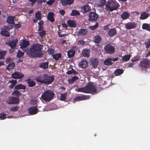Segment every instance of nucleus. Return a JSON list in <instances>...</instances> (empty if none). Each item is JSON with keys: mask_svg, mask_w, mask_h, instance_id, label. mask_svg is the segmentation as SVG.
<instances>
[{"mask_svg": "<svg viewBox=\"0 0 150 150\" xmlns=\"http://www.w3.org/2000/svg\"><path fill=\"white\" fill-rule=\"evenodd\" d=\"M88 17V20L90 21H96L98 18V16L95 13L91 12L89 14Z\"/></svg>", "mask_w": 150, "mask_h": 150, "instance_id": "nucleus-6", "label": "nucleus"}, {"mask_svg": "<svg viewBox=\"0 0 150 150\" xmlns=\"http://www.w3.org/2000/svg\"><path fill=\"white\" fill-rule=\"evenodd\" d=\"M28 84L30 87H32L34 86L35 83L34 81L32 80H30L28 81Z\"/></svg>", "mask_w": 150, "mask_h": 150, "instance_id": "nucleus-47", "label": "nucleus"}, {"mask_svg": "<svg viewBox=\"0 0 150 150\" xmlns=\"http://www.w3.org/2000/svg\"><path fill=\"white\" fill-rule=\"evenodd\" d=\"M28 112L30 114L34 115L37 113L38 110L36 107H32L28 109Z\"/></svg>", "mask_w": 150, "mask_h": 150, "instance_id": "nucleus-19", "label": "nucleus"}, {"mask_svg": "<svg viewBox=\"0 0 150 150\" xmlns=\"http://www.w3.org/2000/svg\"><path fill=\"white\" fill-rule=\"evenodd\" d=\"M41 13L40 11H38L35 14V18L33 19L34 23L37 22L38 20L41 19Z\"/></svg>", "mask_w": 150, "mask_h": 150, "instance_id": "nucleus-15", "label": "nucleus"}, {"mask_svg": "<svg viewBox=\"0 0 150 150\" xmlns=\"http://www.w3.org/2000/svg\"><path fill=\"white\" fill-rule=\"evenodd\" d=\"M45 0H38V2L40 3H41L43 2H45Z\"/></svg>", "mask_w": 150, "mask_h": 150, "instance_id": "nucleus-61", "label": "nucleus"}, {"mask_svg": "<svg viewBox=\"0 0 150 150\" xmlns=\"http://www.w3.org/2000/svg\"><path fill=\"white\" fill-rule=\"evenodd\" d=\"M135 27V24L134 23H129L126 24L125 28L127 29L134 28Z\"/></svg>", "mask_w": 150, "mask_h": 150, "instance_id": "nucleus-24", "label": "nucleus"}, {"mask_svg": "<svg viewBox=\"0 0 150 150\" xmlns=\"http://www.w3.org/2000/svg\"><path fill=\"white\" fill-rule=\"evenodd\" d=\"M78 78L76 76H74L72 78L69 79L68 80V81L69 83H72L75 81L77 80L78 79Z\"/></svg>", "mask_w": 150, "mask_h": 150, "instance_id": "nucleus-33", "label": "nucleus"}, {"mask_svg": "<svg viewBox=\"0 0 150 150\" xmlns=\"http://www.w3.org/2000/svg\"><path fill=\"white\" fill-rule=\"evenodd\" d=\"M90 97L87 96H77L74 99V101L76 102L80 101L82 100H86L88 99Z\"/></svg>", "mask_w": 150, "mask_h": 150, "instance_id": "nucleus-12", "label": "nucleus"}, {"mask_svg": "<svg viewBox=\"0 0 150 150\" xmlns=\"http://www.w3.org/2000/svg\"><path fill=\"white\" fill-rule=\"evenodd\" d=\"M112 61V58H108V59L105 60L104 62V64L105 65H110L112 64V62H111Z\"/></svg>", "mask_w": 150, "mask_h": 150, "instance_id": "nucleus-27", "label": "nucleus"}, {"mask_svg": "<svg viewBox=\"0 0 150 150\" xmlns=\"http://www.w3.org/2000/svg\"><path fill=\"white\" fill-rule=\"evenodd\" d=\"M104 48L106 52L109 54H111L115 52L114 48L110 45H107Z\"/></svg>", "mask_w": 150, "mask_h": 150, "instance_id": "nucleus-11", "label": "nucleus"}, {"mask_svg": "<svg viewBox=\"0 0 150 150\" xmlns=\"http://www.w3.org/2000/svg\"><path fill=\"white\" fill-rule=\"evenodd\" d=\"M90 52L89 50L88 49H84L83 50L81 53L82 55L84 57H88L90 56Z\"/></svg>", "mask_w": 150, "mask_h": 150, "instance_id": "nucleus-18", "label": "nucleus"}, {"mask_svg": "<svg viewBox=\"0 0 150 150\" xmlns=\"http://www.w3.org/2000/svg\"><path fill=\"white\" fill-rule=\"evenodd\" d=\"M19 102L18 97H9L7 100V103L9 104H16Z\"/></svg>", "mask_w": 150, "mask_h": 150, "instance_id": "nucleus-8", "label": "nucleus"}, {"mask_svg": "<svg viewBox=\"0 0 150 150\" xmlns=\"http://www.w3.org/2000/svg\"><path fill=\"white\" fill-rule=\"evenodd\" d=\"M35 79L37 81L47 85L51 83L54 80V78L53 77L49 76L47 74H44L38 76Z\"/></svg>", "mask_w": 150, "mask_h": 150, "instance_id": "nucleus-3", "label": "nucleus"}, {"mask_svg": "<svg viewBox=\"0 0 150 150\" xmlns=\"http://www.w3.org/2000/svg\"><path fill=\"white\" fill-rule=\"evenodd\" d=\"M17 42V40H14L10 42L8 45L11 48H14L16 47Z\"/></svg>", "mask_w": 150, "mask_h": 150, "instance_id": "nucleus-28", "label": "nucleus"}, {"mask_svg": "<svg viewBox=\"0 0 150 150\" xmlns=\"http://www.w3.org/2000/svg\"><path fill=\"white\" fill-rule=\"evenodd\" d=\"M139 59V58L138 57H135L132 58L131 59V61L132 62H134L138 60Z\"/></svg>", "mask_w": 150, "mask_h": 150, "instance_id": "nucleus-55", "label": "nucleus"}, {"mask_svg": "<svg viewBox=\"0 0 150 150\" xmlns=\"http://www.w3.org/2000/svg\"><path fill=\"white\" fill-rule=\"evenodd\" d=\"M101 40L100 37L99 35H96L94 38L93 41L96 43H98L100 42Z\"/></svg>", "mask_w": 150, "mask_h": 150, "instance_id": "nucleus-32", "label": "nucleus"}, {"mask_svg": "<svg viewBox=\"0 0 150 150\" xmlns=\"http://www.w3.org/2000/svg\"><path fill=\"white\" fill-rule=\"evenodd\" d=\"M88 65V63L86 60H83L79 64V66L83 68L86 67Z\"/></svg>", "mask_w": 150, "mask_h": 150, "instance_id": "nucleus-16", "label": "nucleus"}, {"mask_svg": "<svg viewBox=\"0 0 150 150\" xmlns=\"http://www.w3.org/2000/svg\"><path fill=\"white\" fill-rule=\"evenodd\" d=\"M75 52L72 50H69L67 52V55L69 57H71L74 55Z\"/></svg>", "mask_w": 150, "mask_h": 150, "instance_id": "nucleus-39", "label": "nucleus"}, {"mask_svg": "<svg viewBox=\"0 0 150 150\" xmlns=\"http://www.w3.org/2000/svg\"><path fill=\"white\" fill-rule=\"evenodd\" d=\"M79 15L80 13L79 11L75 10H72L70 14V15L71 16H77Z\"/></svg>", "mask_w": 150, "mask_h": 150, "instance_id": "nucleus-41", "label": "nucleus"}, {"mask_svg": "<svg viewBox=\"0 0 150 150\" xmlns=\"http://www.w3.org/2000/svg\"><path fill=\"white\" fill-rule=\"evenodd\" d=\"M60 14L62 15H64L65 14V11L63 10H61L59 11Z\"/></svg>", "mask_w": 150, "mask_h": 150, "instance_id": "nucleus-59", "label": "nucleus"}, {"mask_svg": "<svg viewBox=\"0 0 150 150\" xmlns=\"http://www.w3.org/2000/svg\"><path fill=\"white\" fill-rule=\"evenodd\" d=\"M39 67L44 69H46L48 67V63L47 62L42 63L40 65Z\"/></svg>", "mask_w": 150, "mask_h": 150, "instance_id": "nucleus-40", "label": "nucleus"}, {"mask_svg": "<svg viewBox=\"0 0 150 150\" xmlns=\"http://www.w3.org/2000/svg\"><path fill=\"white\" fill-rule=\"evenodd\" d=\"M24 75L21 73L16 72L12 75V77L14 79H19L22 78Z\"/></svg>", "mask_w": 150, "mask_h": 150, "instance_id": "nucleus-13", "label": "nucleus"}, {"mask_svg": "<svg viewBox=\"0 0 150 150\" xmlns=\"http://www.w3.org/2000/svg\"><path fill=\"white\" fill-rule=\"evenodd\" d=\"M77 43L80 45H83L84 44L85 42L83 40H80L78 41Z\"/></svg>", "mask_w": 150, "mask_h": 150, "instance_id": "nucleus-57", "label": "nucleus"}, {"mask_svg": "<svg viewBox=\"0 0 150 150\" xmlns=\"http://www.w3.org/2000/svg\"><path fill=\"white\" fill-rule=\"evenodd\" d=\"M131 57V55L130 54L126 55L123 57L122 61L127 62L129 59Z\"/></svg>", "mask_w": 150, "mask_h": 150, "instance_id": "nucleus-34", "label": "nucleus"}, {"mask_svg": "<svg viewBox=\"0 0 150 150\" xmlns=\"http://www.w3.org/2000/svg\"><path fill=\"white\" fill-rule=\"evenodd\" d=\"M146 48H148L150 46V40L146 42L145 43Z\"/></svg>", "mask_w": 150, "mask_h": 150, "instance_id": "nucleus-54", "label": "nucleus"}, {"mask_svg": "<svg viewBox=\"0 0 150 150\" xmlns=\"http://www.w3.org/2000/svg\"><path fill=\"white\" fill-rule=\"evenodd\" d=\"M139 65L142 69L148 67L150 65V61L147 59H145L141 61Z\"/></svg>", "mask_w": 150, "mask_h": 150, "instance_id": "nucleus-7", "label": "nucleus"}, {"mask_svg": "<svg viewBox=\"0 0 150 150\" xmlns=\"http://www.w3.org/2000/svg\"><path fill=\"white\" fill-rule=\"evenodd\" d=\"M15 89H24L25 88V86L22 84H18L15 86Z\"/></svg>", "mask_w": 150, "mask_h": 150, "instance_id": "nucleus-30", "label": "nucleus"}, {"mask_svg": "<svg viewBox=\"0 0 150 150\" xmlns=\"http://www.w3.org/2000/svg\"><path fill=\"white\" fill-rule=\"evenodd\" d=\"M53 16L54 13L52 12L49 13L47 15L48 19L51 22H53L54 21Z\"/></svg>", "mask_w": 150, "mask_h": 150, "instance_id": "nucleus-25", "label": "nucleus"}, {"mask_svg": "<svg viewBox=\"0 0 150 150\" xmlns=\"http://www.w3.org/2000/svg\"><path fill=\"white\" fill-rule=\"evenodd\" d=\"M55 0H49L47 2V4L50 5H51L54 2Z\"/></svg>", "mask_w": 150, "mask_h": 150, "instance_id": "nucleus-53", "label": "nucleus"}, {"mask_svg": "<svg viewBox=\"0 0 150 150\" xmlns=\"http://www.w3.org/2000/svg\"><path fill=\"white\" fill-rule=\"evenodd\" d=\"M88 33V30L86 29H81L79 32V34L81 35H84Z\"/></svg>", "mask_w": 150, "mask_h": 150, "instance_id": "nucleus-31", "label": "nucleus"}, {"mask_svg": "<svg viewBox=\"0 0 150 150\" xmlns=\"http://www.w3.org/2000/svg\"><path fill=\"white\" fill-rule=\"evenodd\" d=\"M15 64L13 63H11L8 64L7 67V69L10 70L12 69L15 67Z\"/></svg>", "mask_w": 150, "mask_h": 150, "instance_id": "nucleus-44", "label": "nucleus"}, {"mask_svg": "<svg viewBox=\"0 0 150 150\" xmlns=\"http://www.w3.org/2000/svg\"><path fill=\"white\" fill-rule=\"evenodd\" d=\"M142 28L144 29H146L150 31V26L147 23H144L142 25Z\"/></svg>", "mask_w": 150, "mask_h": 150, "instance_id": "nucleus-36", "label": "nucleus"}, {"mask_svg": "<svg viewBox=\"0 0 150 150\" xmlns=\"http://www.w3.org/2000/svg\"><path fill=\"white\" fill-rule=\"evenodd\" d=\"M14 17V16H8L7 18V22L11 24H13L14 23L13 19Z\"/></svg>", "mask_w": 150, "mask_h": 150, "instance_id": "nucleus-29", "label": "nucleus"}, {"mask_svg": "<svg viewBox=\"0 0 150 150\" xmlns=\"http://www.w3.org/2000/svg\"><path fill=\"white\" fill-rule=\"evenodd\" d=\"M77 91L84 93H92L96 92V90L95 85L93 83L90 82L85 87L78 88Z\"/></svg>", "mask_w": 150, "mask_h": 150, "instance_id": "nucleus-2", "label": "nucleus"}, {"mask_svg": "<svg viewBox=\"0 0 150 150\" xmlns=\"http://www.w3.org/2000/svg\"><path fill=\"white\" fill-rule=\"evenodd\" d=\"M119 6V5L117 2L114 1H110L105 4V9L109 11H112L116 10Z\"/></svg>", "mask_w": 150, "mask_h": 150, "instance_id": "nucleus-4", "label": "nucleus"}, {"mask_svg": "<svg viewBox=\"0 0 150 150\" xmlns=\"http://www.w3.org/2000/svg\"><path fill=\"white\" fill-rule=\"evenodd\" d=\"M24 54V53L20 50H18L17 54V57L19 58H20Z\"/></svg>", "mask_w": 150, "mask_h": 150, "instance_id": "nucleus-50", "label": "nucleus"}, {"mask_svg": "<svg viewBox=\"0 0 150 150\" xmlns=\"http://www.w3.org/2000/svg\"><path fill=\"white\" fill-rule=\"evenodd\" d=\"M42 46L40 44H34L31 45L27 51V53L33 57H39L42 55L41 50Z\"/></svg>", "mask_w": 150, "mask_h": 150, "instance_id": "nucleus-1", "label": "nucleus"}, {"mask_svg": "<svg viewBox=\"0 0 150 150\" xmlns=\"http://www.w3.org/2000/svg\"><path fill=\"white\" fill-rule=\"evenodd\" d=\"M123 70L120 69H116L114 72L116 76H118L123 73Z\"/></svg>", "mask_w": 150, "mask_h": 150, "instance_id": "nucleus-38", "label": "nucleus"}, {"mask_svg": "<svg viewBox=\"0 0 150 150\" xmlns=\"http://www.w3.org/2000/svg\"><path fill=\"white\" fill-rule=\"evenodd\" d=\"M61 97L60 100H63L65 99L66 97V94H61Z\"/></svg>", "mask_w": 150, "mask_h": 150, "instance_id": "nucleus-52", "label": "nucleus"}, {"mask_svg": "<svg viewBox=\"0 0 150 150\" xmlns=\"http://www.w3.org/2000/svg\"><path fill=\"white\" fill-rule=\"evenodd\" d=\"M105 3V0H97L95 4L97 7H100L104 6Z\"/></svg>", "mask_w": 150, "mask_h": 150, "instance_id": "nucleus-20", "label": "nucleus"}, {"mask_svg": "<svg viewBox=\"0 0 150 150\" xmlns=\"http://www.w3.org/2000/svg\"><path fill=\"white\" fill-rule=\"evenodd\" d=\"M91 61L92 66L94 68H96L98 64V59L96 58H92Z\"/></svg>", "mask_w": 150, "mask_h": 150, "instance_id": "nucleus-17", "label": "nucleus"}, {"mask_svg": "<svg viewBox=\"0 0 150 150\" xmlns=\"http://www.w3.org/2000/svg\"><path fill=\"white\" fill-rule=\"evenodd\" d=\"M74 0H61V3L63 6L71 5L74 3Z\"/></svg>", "mask_w": 150, "mask_h": 150, "instance_id": "nucleus-14", "label": "nucleus"}, {"mask_svg": "<svg viewBox=\"0 0 150 150\" xmlns=\"http://www.w3.org/2000/svg\"><path fill=\"white\" fill-rule=\"evenodd\" d=\"M43 21H40L38 23V24L39 25V28L38 29V31H40L42 30V25L43 24Z\"/></svg>", "mask_w": 150, "mask_h": 150, "instance_id": "nucleus-46", "label": "nucleus"}, {"mask_svg": "<svg viewBox=\"0 0 150 150\" xmlns=\"http://www.w3.org/2000/svg\"><path fill=\"white\" fill-rule=\"evenodd\" d=\"M91 10V7L88 5H85L81 8V11L83 13H86L90 11Z\"/></svg>", "mask_w": 150, "mask_h": 150, "instance_id": "nucleus-10", "label": "nucleus"}, {"mask_svg": "<svg viewBox=\"0 0 150 150\" xmlns=\"http://www.w3.org/2000/svg\"><path fill=\"white\" fill-rule=\"evenodd\" d=\"M39 34L40 37L42 38L45 35V31L44 30H42L41 32H39Z\"/></svg>", "mask_w": 150, "mask_h": 150, "instance_id": "nucleus-51", "label": "nucleus"}, {"mask_svg": "<svg viewBox=\"0 0 150 150\" xmlns=\"http://www.w3.org/2000/svg\"><path fill=\"white\" fill-rule=\"evenodd\" d=\"M62 26L64 28H66L67 27V25L66 24L64 23L62 24Z\"/></svg>", "mask_w": 150, "mask_h": 150, "instance_id": "nucleus-62", "label": "nucleus"}, {"mask_svg": "<svg viewBox=\"0 0 150 150\" xmlns=\"http://www.w3.org/2000/svg\"><path fill=\"white\" fill-rule=\"evenodd\" d=\"M18 108L17 107L11 108H10V110L11 111H15L17 110Z\"/></svg>", "mask_w": 150, "mask_h": 150, "instance_id": "nucleus-58", "label": "nucleus"}, {"mask_svg": "<svg viewBox=\"0 0 150 150\" xmlns=\"http://www.w3.org/2000/svg\"><path fill=\"white\" fill-rule=\"evenodd\" d=\"M6 53V51H1L0 50V59H4V56Z\"/></svg>", "mask_w": 150, "mask_h": 150, "instance_id": "nucleus-42", "label": "nucleus"}, {"mask_svg": "<svg viewBox=\"0 0 150 150\" xmlns=\"http://www.w3.org/2000/svg\"><path fill=\"white\" fill-rule=\"evenodd\" d=\"M54 93L51 90H47L44 92L41 96L42 98L46 101H49L52 98Z\"/></svg>", "mask_w": 150, "mask_h": 150, "instance_id": "nucleus-5", "label": "nucleus"}, {"mask_svg": "<svg viewBox=\"0 0 150 150\" xmlns=\"http://www.w3.org/2000/svg\"><path fill=\"white\" fill-rule=\"evenodd\" d=\"M67 73L68 74H71L72 73V69L71 70H70V71H68Z\"/></svg>", "mask_w": 150, "mask_h": 150, "instance_id": "nucleus-64", "label": "nucleus"}, {"mask_svg": "<svg viewBox=\"0 0 150 150\" xmlns=\"http://www.w3.org/2000/svg\"><path fill=\"white\" fill-rule=\"evenodd\" d=\"M129 16V13L127 12H124L123 13L121 16L123 19H125L128 18Z\"/></svg>", "mask_w": 150, "mask_h": 150, "instance_id": "nucleus-35", "label": "nucleus"}, {"mask_svg": "<svg viewBox=\"0 0 150 150\" xmlns=\"http://www.w3.org/2000/svg\"><path fill=\"white\" fill-rule=\"evenodd\" d=\"M11 83V84L9 86V87L11 88H13L17 83V81L16 80H12L9 82Z\"/></svg>", "mask_w": 150, "mask_h": 150, "instance_id": "nucleus-43", "label": "nucleus"}, {"mask_svg": "<svg viewBox=\"0 0 150 150\" xmlns=\"http://www.w3.org/2000/svg\"><path fill=\"white\" fill-rule=\"evenodd\" d=\"M29 45L28 41L25 40H21L20 42L21 48L25 50L24 48L26 47Z\"/></svg>", "mask_w": 150, "mask_h": 150, "instance_id": "nucleus-9", "label": "nucleus"}, {"mask_svg": "<svg viewBox=\"0 0 150 150\" xmlns=\"http://www.w3.org/2000/svg\"><path fill=\"white\" fill-rule=\"evenodd\" d=\"M67 22L69 26L70 27H75L76 26V22L74 20H69Z\"/></svg>", "mask_w": 150, "mask_h": 150, "instance_id": "nucleus-21", "label": "nucleus"}, {"mask_svg": "<svg viewBox=\"0 0 150 150\" xmlns=\"http://www.w3.org/2000/svg\"><path fill=\"white\" fill-rule=\"evenodd\" d=\"M12 116H8L7 117H6V114H5L4 112H1L0 114V120H3L6 118H10Z\"/></svg>", "mask_w": 150, "mask_h": 150, "instance_id": "nucleus-26", "label": "nucleus"}, {"mask_svg": "<svg viewBox=\"0 0 150 150\" xmlns=\"http://www.w3.org/2000/svg\"><path fill=\"white\" fill-rule=\"evenodd\" d=\"M1 33L2 35L6 36H8L9 35V33L7 31L5 30H2Z\"/></svg>", "mask_w": 150, "mask_h": 150, "instance_id": "nucleus-45", "label": "nucleus"}, {"mask_svg": "<svg viewBox=\"0 0 150 150\" xmlns=\"http://www.w3.org/2000/svg\"><path fill=\"white\" fill-rule=\"evenodd\" d=\"M108 33L110 36L112 37L115 35L116 34L117 32L115 29L112 28L109 30Z\"/></svg>", "mask_w": 150, "mask_h": 150, "instance_id": "nucleus-23", "label": "nucleus"}, {"mask_svg": "<svg viewBox=\"0 0 150 150\" xmlns=\"http://www.w3.org/2000/svg\"><path fill=\"white\" fill-rule=\"evenodd\" d=\"M98 23H96L95 24V25L92 26H90L89 27V28L92 30H94L96 29L97 28H98Z\"/></svg>", "mask_w": 150, "mask_h": 150, "instance_id": "nucleus-49", "label": "nucleus"}, {"mask_svg": "<svg viewBox=\"0 0 150 150\" xmlns=\"http://www.w3.org/2000/svg\"><path fill=\"white\" fill-rule=\"evenodd\" d=\"M11 58H7L6 60V62L7 63H8L11 62Z\"/></svg>", "mask_w": 150, "mask_h": 150, "instance_id": "nucleus-60", "label": "nucleus"}, {"mask_svg": "<svg viewBox=\"0 0 150 150\" xmlns=\"http://www.w3.org/2000/svg\"><path fill=\"white\" fill-rule=\"evenodd\" d=\"M48 52L50 54H52L54 52V50L53 49H49L48 50Z\"/></svg>", "mask_w": 150, "mask_h": 150, "instance_id": "nucleus-56", "label": "nucleus"}, {"mask_svg": "<svg viewBox=\"0 0 150 150\" xmlns=\"http://www.w3.org/2000/svg\"><path fill=\"white\" fill-rule=\"evenodd\" d=\"M12 95L13 96H20L21 94L19 91H15L12 93Z\"/></svg>", "mask_w": 150, "mask_h": 150, "instance_id": "nucleus-48", "label": "nucleus"}, {"mask_svg": "<svg viewBox=\"0 0 150 150\" xmlns=\"http://www.w3.org/2000/svg\"><path fill=\"white\" fill-rule=\"evenodd\" d=\"M53 58L56 60L59 59L61 58V54L60 53L57 54L52 55Z\"/></svg>", "mask_w": 150, "mask_h": 150, "instance_id": "nucleus-37", "label": "nucleus"}, {"mask_svg": "<svg viewBox=\"0 0 150 150\" xmlns=\"http://www.w3.org/2000/svg\"><path fill=\"white\" fill-rule=\"evenodd\" d=\"M149 16V14L144 12L142 13L140 15V16L139 18L141 20H144L146 19Z\"/></svg>", "mask_w": 150, "mask_h": 150, "instance_id": "nucleus-22", "label": "nucleus"}, {"mask_svg": "<svg viewBox=\"0 0 150 150\" xmlns=\"http://www.w3.org/2000/svg\"><path fill=\"white\" fill-rule=\"evenodd\" d=\"M15 26L17 28H18L21 27V25L19 24H15Z\"/></svg>", "mask_w": 150, "mask_h": 150, "instance_id": "nucleus-63", "label": "nucleus"}]
</instances>
